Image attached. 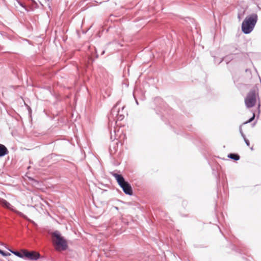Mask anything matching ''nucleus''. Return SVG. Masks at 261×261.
Returning <instances> with one entry per match:
<instances>
[{
	"mask_svg": "<svg viewBox=\"0 0 261 261\" xmlns=\"http://www.w3.org/2000/svg\"><path fill=\"white\" fill-rule=\"evenodd\" d=\"M114 208L116 210H119V208L117 207V206H115L114 207Z\"/></svg>",
	"mask_w": 261,
	"mask_h": 261,
	"instance_id": "aec40b11",
	"label": "nucleus"
},
{
	"mask_svg": "<svg viewBox=\"0 0 261 261\" xmlns=\"http://www.w3.org/2000/svg\"><path fill=\"white\" fill-rule=\"evenodd\" d=\"M228 158L233 160L234 161H238L240 160V155L237 153H231L228 154Z\"/></svg>",
	"mask_w": 261,
	"mask_h": 261,
	"instance_id": "9d476101",
	"label": "nucleus"
},
{
	"mask_svg": "<svg viewBox=\"0 0 261 261\" xmlns=\"http://www.w3.org/2000/svg\"><path fill=\"white\" fill-rule=\"evenodd\" d=\"M223 61V59H222L220 62H219V63H221V62H222Z\"/></svg>",
	"mask_w": 261,
	"mask_h": 261,
	"instance_id": "5701e85b",
	"label": "nucleus"
},
{
	"mask_svg": "<svg viewBox=\"0 0 261 261\" xmlns=\"http://www.w3.org/2000/svg\"><path fill=\"white\" fill-rule=\"evenodd\" d=\"M119 103V102H117V103L112 108L109 117V119L113 118L115 121H117L118 120H122L124 118V115L120 114V110L117 108Z\"/></svg>",
	"mask_w": 261,
	"mask_h": 261,
	"instance_id": "39448f33",
	"label": "nucleus"
},
{
	"mask_svg": "<svg viewBox=\"0 0 261 261\" xmlns=\"http://www.w3.org/2000/svg\"><path fill=\"white\" fill-rule=\"evenodd\" d=\"M8 250L15 255L22 258H24V249H22L21 252L18 251H14L11 249H8Z\"/></svg>",
	"mask_w": 261,
	"mask_h": 261,
	"instance_id": "1a4fd4ad",
	"label": "nucleus"
},
{
	"mask_svg": "<svg viewBox=\"0 0 261 261\" xmlns=\"http://www.w3.org/2000/svg\"><path fill=\"white\" fill-rule=\"evenodd\" d=\"M239 130H240V133L241 136L244 135V133H243V132L242 131V128L241 127H240Z\"/></svg>",
	"mask_w": 261,
	"mask_h": 261,
	"instance_id": "f3484780",
	"label": "nucleus"
},
{
	"mask_svg": "<svg viewBox=\"0 0 261 261\" xmlns=\"http://www.w3.org/2000/svg\"><path fill=\"white\" fill-rule=\"evenodd\" d=\"M244 141L246 144L247 146H250V142L247 139H245L244 140Z\"/></svg>",
	"mask_w": 261,
	"mask_h": 261,
	"instance_id": "2eb2a0df",
	"label": "nucleus"
},
{
	"mask_svg": "<svg viewBox=\"0 0 261 261\" xmlns=\"http://www.w3.org/2000/svg\"><path fill=\"white\" fill-rule=\"evenodd\" d=\"M34 4L37 5L35 0H30Z\"/></svg>",
	"mask_w": 261,
	"mask_h": 261,
	"instance_id": "a211bd4d",
	"label": "nucleus"
},
{
	"mask_svg": "<svg viewBox=\"0 0 261 261\" xmlns=\"http://www.w3.org/2000/svg\"><path fill=\"white\" fill-rule=\"evenodd\" d=\"M242 137L243 138L244 140H245V139H247L245 137V135L244 134L243 135H242Z\"/></svg>",
	"mask_w": 261,
	"mask_h": 261,
	"instance_id": "6ab92c4d",
	"label": "nucleus"
},
{
	"mask_svg": "<svg viewBox=\"0 0 261 261\" xmlns=\"http://www.w3.org/2000/svg\"><path fill=\"white\" fill-rule=\"evenodd\" d=\"M0 203L4 207L11 210L12 211H13V212H14L15 213L17 214L18 216L24 218V219H27V216L24 215L23 213H22L21 212L16 210V209L14 208H13V206L12 205H11V204L8 202L7 200H6L5 199H2V198H0Z\"/></svg>",
	"mask_w": 261,
	"mask_h": 261,
	"instance_id": "423d86ee",
	"label": "nucleus"
},
{
	"mask_svg": "<svg viewBox=\"0 0 261 261\" xmlns=\"http://www.w3.org/2000/svg\"><path fill=\"white\" fill-rule=\"evenodd\" d=\"M232 59H233L232 54H230L228 56H226L224 58H223V60H224L226 63V64H228Z\"/></svg>",
	"mask_w": 261,
	"mask_h": 261,
	"instance_id": "9b49d317",
	"label": "nucleus"
},
{
	"mask_svg": "<svg viewBox=\"0 0 261 261\" xmlns=\"http://www.w3.org/2000/svg\"><path fill=\"white\" fill-rule=\"evenodd\" d=\"M239 54V53L237 52V53H234V54Z\"/></svg>",
	"mask_w": 261,
	"mask_h": 261,
	"instance_id": "4be33fe9",
	"label": "nucleus"
},
{
	"mask_svg": "<svg viewBox=\"0 0 261 261\" xmlns=\"http://www.w3.org/2000/svg\"><path fill=\"white\" fill-rule=\"evenodd\" d=\"M50 235L53 244L56 250L64 251L67 249V242L59 231L55 230L51 232Z\"/></svg>",
	"mask_w": 261,
	"mask_h": 261,
	"instance_id": "f257e3e1",
	"label": "nucleus"
},
{
	"mask_svg": "<svg viewBox=\"0 0 261 261\" xmlns=\"http://www.w3.org/2000/svg\"><path fill=\"white\" fill-rule=\"evenodd\" d=\"M257 20L256 14H252L246 17L242 23V31L245 34L250 33L253 30Z\"/></svg>",
	"mask_w": 261,
	"mask_h": 261,
	"instance_id": "f03ea898",
	"label": "nucleus"
},
{
	"mask_svg": "<svg viewBox=\"0 0 261 261\" xmlns=\"http://www.w3.org/2000/svg\"><path fill=\"white\" fill-rule=\"evenodd\" d=\"M136 103L137 105H138V100L136 99Z\"/></svg>",
	"mask_w": 261,
	"mask_h": 261,
	"instance_id": "412c9836",
	"label": "nucleus"
},
{
	"mask_svg": "<svg viewBox=\"0 0 261 261\" xmlns=\"http://www.w3.org/2000/svg\"><path fill=\"white\" fill-rule=\"evenodd\" d=\"M112 176L115 178L118 185L122 189L125 194L132 195H133V190L130 184L125 181L124 178L121 174L116 173H112Z\"/></svg>",
	"mask_w": 261,
	"mask_h": 261,
	"instance_id": "7ed1b4c3",
	"label": "nucleus"
},
{
	"mask_svg": "<svg viewBox=\"0 0 261 261\" xmlns=\"http://www.w3.org/2000/svg\"><path fill=\"white\" fill-rule=\"evenodd\" d=\"M40 257V254L38 252L29 251L26 249L24 250V258H27L30 260H37Z\"/></svg>",
	"mask_w": 261,
	"mask_h": 261,
	"instance_id": "0eeeda50",
	"label": "nucleus"
},
{
	"mask_svg": "<svg viewBox=\"0 0 261 261\" xmlns=\"http://www.w3.org/2000/svg\"><path fill=\"white\" fill-rule=\"evenodd\" d=\"M104 53H105V51H102V54H104Z\"/></svg>",
	"mask_w": 261,
	"mask_h": 261,
	"instance_id": "b1692460",
	"label": "nucleus"
},
{
	"mask_svg": "<svg viewBox=\"0 0 261 261\" xmlns=\"http://www.w3.org/2000/svg\"><path fill=\"white\" fill-rule=\"evenodd\" d=\"M0 254H2L4 256H7L10 255V253L6 252L1 249H0Z\"/></svg>",
	"mask_w": 261,
	"mask_h": 261,
	"instance_id": "f8f14e48",
	"label": "nucleus"
},
{
	"mask_svg": "<svg viewBox=\"0 0 261 261\" xmlns=\"http://www.w3.org/2000/svg\"><path fill=\"white\" fill-rule=\"evenodd\" d=\"M8 152L9 151L7 147L5 145L0 144V157L5 156L7 154Z\"/></svg>",
	"mask_w": 261,
	"mask_h": 261,
	"instance_id": "6e6552de",
	"label": "nucleus"
},
{
	"mask_svg": "<svg viewBox=\"0 0 261 261\" xmlns=\"http://www.w3.org/2000/svg\"><path fill=\"white\" fill-rule=\"evenodd\" d=\"M116 151V150L115 149V146L113 147V150L112 149V145L110 147V152L111 154L114 153Z\"/></svg>",
	"mask_w": 261,
	"mask_h": 261,
	"instance_id": "ddd939ff",
	"label": "nucleus"
},
{
	"mask_svg": "<svg viewBox=\"0 0 261 261\" xmlns=\"http://www.w3.org/2000/svg\"><path fill=\"white\" fill-rule=\"evenodd\" d=\"M256 92L255 89H251L245 99L246 106L248 108L254 107L256 103Z\"/></svg>",
	"mask_w": 261,
	"mask_h": 261,
	"instance_id": "20e7f679",
	"label": "nucleus"
},
{
	"mask_svg": "<svg viewBox=\"0 0 261 261\" xmlns=\"http://www.w3.org/2000/svg\"><path fill=\"white\" fill-rule=\"evenodd\" d=\"M254 117H255L254 114H253L252 117L251 118H250L247 121H246L244 123L245 124H247V123H250L251 122H252L254 120Z\"/></svg>",
	"mask_w": 261,
	"mask_h": 261,
	"instance_id": "4468645a",
	"label": "nucleus"
},
{
	"mask_svg": "<svg viewBox=\"0 0 261 261\" xmlns=\"http://www.w3.org/2000/svg\"><path fill=\"white\" fill-rule=\"evenodd\" d=\"M18 3L22 7H23V8L25 9V10H27V7L24 5H23L22 3L20 2H19Z\"/></svg>",
	"mask_w": 261,
	"mask_h": 261,
	"instance_id": "dca6fc26",
	"label": "nucleus"
}]
</instances>
